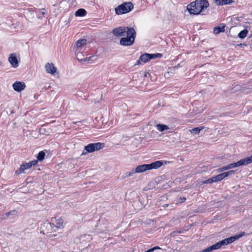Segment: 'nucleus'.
Masks as SVG:
<instances>
[{
	"instance_id": "obj_16",
	"label": "nucleus",
	"mask_w": 252,
	"mask_h": 252,
	"mask_svg": "<svg viewBox=\"0 0 252 252\" xmlns=\"http://www.w3.org/2000/svg\"><path fill=\"white\" fill-rule=\"evenodd\" d=\"M225 25L223 24H220V26L215 27L214 28V33L216 34L224 32L225 31Z\"/></svg>"
},
{
	"instance_id": "obj_28",
	"label": "nucleus",
	"mask_w": 252,
	"mask_h": 252,
	"mask_svg": "<svg viewBox=\"0 0 252 252\" xmlns=\"http://www.w3.org/2000/svg\"><path fill=\"white\" fill-rule=\"evenodd\" d=\"M135 174L134 171V169H132L130 171L126 172L124 174L123 177L126 178L130 176H132L133 174Z\"/></svg>"
},
{
	"instance_id": "obj_26",
	"label": "nucleus",
	"mask_w": 252,
	"mask_h": 252,
	"mask_svg": "<svg viewBox=\"0 0 252 252\" xmlns=\"http://www.w3.org/2000/svg\"><path fill=\"white\" fill-rule=\"evenodd\" d=\"M248 33V31L247 29H244V30L241 31L238 33V37L240 38L243 39L247 36Z\"/></svg>"
},
{
	"instance_id": "obj_3",
	"label": "nucleus",
	"mask_w": 252,
	"mask_h": 252,
	"mask_svg": "<svg viewBox=\"0 0 252 252\" xmlns=\"http://www.w3.org/2000/svg\"><path fill=\"white\" fill-rule=\"evenodd\" d=\"M134 8V5L131 2H125L118 5L115 8V13L117 15H122L127 13Z\"/></svg>"
},
{
	"instance_id": "obj_41",
	"label": "nucleus",
	"mask_w": 252,
	"mask_h": 252,
	"mask_svg": "<svg viewBox=\"0 0 252 252\" xmlns=\"http://www.w3.org/2000/svg\"><path fill=\"white\" fill-rule=\"evenodd\" d=\"M57 224H58L59 225H60V224H63V221H62V220H60L59 221H58V222L57 223Z\"/></svg>"
},
{
	"instance_id": "obj_48",
	"label": "nucleus",
	"mask_w": 252,
	"mask_h": 252,
	"mask_svg": "<svg viewBox=\"0 0 252 252\" xmlns=\"http://www.w3.org/2000/svg\"><path fill=\"white\" fill-rule=\"evenodd\" d=\"M86 60H87V58H86V59H85L84 60V61H86Z\"/></svg>"
},
{
	"instance_id": "obj_20",
	"label": "nucleus",
	"mask_w": 252,
	"mask_h": 252,
	"mask_svg": "<svg viewBox=\"0 0 252 252\" xmlns=\"http://www.w3.org/2000/svg\"><path fill=\"white\" fill-rule=\"evenodd\" d=\"M42 227L43 228L46 227L48 231H51L52 230L53 228L56 226L53 223L47 221L46 222L44 223V224L42 225Z\"/></svg>"
},
{
	"instance_id": "obj_24",
	"label": "nucleus",
	"mask_w": 252,
	"mask_h": 252,
	"mask_svg": "<svg viewBox=\"0 0 252 252\" xmlns=\"http://www.w3.org/2000/svg\"><path fill=\"white\" fill-rule=\"evenodd\" d=\"M242 87L239 85H233L231 90V93H236L241 90Z\"/></svg>"
},
{
	"instance_id": "obj_18",
	"label": "nucleus",
	"mask_w": 252,
	"mask_h": 252,
	"mask_svg": "<svg viewBox=\"0 0 252 252\" xmlns=\"http://www.w3.org/2000/svg\"><path fill=\"white\" fill-rule=\"evenodd\" d=\"M234 241H235V240L234 239V238L233 237V236H231L229 238H227L224 239V240L220 241V242L222 247L223 246H226L229 244H231Z\"/></svg>"
},
{
	"instance_id": "obj_42",
	"label": "nucleus",
	"mask_w": 252,
	"mask_h": 252,
	"mask_svg": "<svg viewBox=\"0 0 252 252\" xmlns=\"http://www.w3.org/2000/svg\"><path fill=\"white\" fill-rule=\"evenodd\" d=\"M168 206V204H164V205H163V207H164V208H166V207H167Z\"/></svg>"
},
{
	"instance_id": "obj_34",
	"label": "nucleus",
	"mask_w": 252,
	"mask_h": 252,
	"mask_svg": "<svg viewBox=\"0 0 252 252\" xmlns=\"http://www.w3.org/2000/svg\"><path fill=\"white\" fill-rule=\"evenodd\" d=\"M186 200L185 197H180L177 200V203H182L184 202Z\"/></svg>"
},
{
	"instance_id": "obj_44",
	"label": "nucleus",
	"mask_w": 252,
	"mask_h": 252,
	"mask_svg": "<svg viewBox=\"0 0 252 252\" xmlns=\"http://www.w3.org/2000/svg\"><path fill=\"white\" fill-rule=\"evenodd\" d=\"M92 58V57H91L88 58L87 60H88V61H89V60H90V58Z\"/></svg>"
},
{
	"instance_id": "obj_14",
	"label": "nucleus",
	"mask_w": 252,
	"mask_h": 252,
	"mask_svg": "<svg viewBox=\"0 0 252 252\" xmlns=\"http://www.w3.org/2000/svg\"><path fill=\"white\" fill-rule=\"evenodd\" d=\"M222 247L220 241L216 243V244L211 245V246L204 249L201 252H211L213 250L219 249Z\"/></svg>"
},
{
	"instance_id": "obj_33",
	"label": "nucleus",
	"mask_w": 252,
	"mask_h": 252,
	"mask_svg": "<svg viewBox=\"0 0 252 252\" xmlns=\"http://www.w3.org/2000/svg\"><path fill=\"white\" fill-rule=\"evenodd\" d=\"M16 212L15 210H12L5 213V215L8 217L10 215L14 216L16 215Z\"/></svg>"
},
{
	"instance_id": "obj_35",
	"label": "nucleus",
	"mask_w": 252,
	"mask_h": 252,
	"mask_svg": "<svg viewBox=\"0 0 252 252\" xmlns=\"http://www.w3.org/2000/svg\"><path fill=\"white\" fill-rule=\"evenodd\" d=\"M227 170H228L227 166H223L222 167L219 168V169H217V171L218 172H222L223 171Z\"/></svg>"
},
{
	"instance_id": "obj_36",
	"label": "nucleus",
	"mask_w": 252,
	"mask_h": 252,
	"mask_svg": "<svg viewBox=\"0 0 252 252\" xmlns=\"http://www.w3.org/2000/svg\"><path fill=\"white\" fill-rule=\"evenodd\" d=\"M29 163H30V165L31 167H32V166H34L37 163V160H33L31 161Z\"/></svg>"
},
{
	"instance_id": "obj_5",
	"label": "nucleus",
	"mask_w": 252,
	"mask_h": 252,
	"mask_svg": "<svg viewBox=\"0 0 252 252\" xmlns=\"http://www.w3.org/2000/svg\"><path fill=\"white\" fill-rule=\"evenodd\" d=\"M162 55L160 53L149 54L145 53L140 57V60L144 63H147L151 60L162 57Z\"/></svg>"
},
{
	"instance_id": "obj_9",
	"label": "nucleus",
	"mask_w": 252,
	"mask_h": 252,
	"mask_svg": "<svg viewBox=\"0 0 252 252\" xmlns=\"http://www.w3.org/2000/svg\"><path fill=\"white\" fill-rule=\"evenodd\" d=\"M126 37L130 38L131 39L135 40L136 32L133 28L132 27H126Z\"/></svg>"
},
{
	"instance_id": "obj_12",
	"label": "nucleus",
	"mask_w": 252,
	"mask_h": 252,
	"mask_svg": "<svg viewBox=\"0 0 252 252\" xmlns=\"http://www.w3.org/2000/svg\"><path fill=\"white\" fill-rule=\"evenodd\" d=\"M31 168L30 163L29 162H25L20 165L19 168L15 171L16 175H20L24 173L25 170L30 169Z\"/></svg>"
},
{
	"instance_id": "obj_10",
	"label": "nucleus",
	"mask_w": 252,
	"mask_h": 252,
	"mask_svg": "<svg viewBox=\"0 0 252 252\" xmlns=\"http://www.w3.org/2000/svg\"><path fill=\"white\" fill-rule=\"evenodd\" d=\"M134 40L127 37H122L120 41V44L123 46H131L134 43Z\"/></svg>"
},
{
	"instance_id": "obj_6",
	"label": "nucleus",
	"mask_w": 252,
	"mask_h": 252,
	"mask_svg": "<svg viewBox=\"0 0 252 252\" xmlns=\"http://www.w3.org/2000/svg\"><path fill=\"white\" fill-rule=\"evenodd\" d=\"M126 32V27H119L113 30L112 33L115 36H123Z\"/></svg>"
},
{
	"instance_id": "obj_27",
	"label": "nucleus",
	"mask_w": 252,
	"mask_h": 252,
	"mask_svg": "<svg viewBox=\"0 0 252 252\" xmlns=\"http://www.w3.org/2000/svg\"><path fill=\"white\" fill-rule=\"evenodd\" d=\"M45 154L43 151H40L37 155V159L39 161H42L44 159Z\"/></svg>"
},
{
	"instance_id": "obj_43",
	"label": "nucleus",
	"mask_w": 252,
	"mask_h": 252,
	"mask_svg": "<svg viewBox=\"0 0 252 252\" xmlns=\"http://www.w3.org/2000/svg\"><path fill=\"white\" fill-rule=\"evenodd\" d=\"M79 122H73V123L74 124H77L78 123H79Z\"/></svg>"
},
{
	"instance_id": "obj_45",
	"label": "nucleus",
	"mask_w": 252,
	"mask_h": 252,
	"mask_svg": "<svg viewBox=\"0 0 252 252\" xmlns=\"http://www.w3.org/2000/svg\"><path fill=\"white\" fill-rule=\"evenodd\" d=\"M56 236V235H51L50 237H55Z\"/></svg>"
},
{
	"instance_id": "obj_21",
	"label": "nucleus",
	"mask_w": 252,
	"mask_h": 252,
	"mask_svg": "<svg viewBox=\"0 0 252 252\" xmlns=\"http://www.w3.org/2000/svg\"><path fill=\"white\" fill-rule=\"evenodd\" d=\"M156 127L157 129L160 132H163L164 130H168L169 129L168 126L164 124H157Z\"/></svg>"
},
{
	"instance_id": "obj_13",
	"label": "nucleus",
	"mask_w": 252,
	"mask_h": 252,
	"mask_svg": "<svg viewBox=\"0 0 252 252\" xmlns=\"http://www.w3.org/2000/svg\"><path fill=\"white\" fill-rule=\"evenodd\" d=\"M244 165H246V163L245 162V160L244 158L236 162L230 163L228 165H227V166L228 170H229V169H230L232 168H235L237 167H239V166H244Z\"/></svg>"
},
{
	"instance_id": "obj_1",
	"label": "nucleus",
	"mask_w": 252,
	"mask_h": 252,
	"mask_svg": "<svg viewBox=\"0 0 252 252\" xmlns=\"http://www.w3.org/2000/svg\"><path fill=\"white\" fill-rule=\"evenodd\" d=\"M209 6L207 0H195L191 2L187 7L190 14L198 15Z\"/></svg>"
},
{
	"instance_id": "obj_17",
	"label": "nucleus",
	"mask_w": 252,
	"mask_h": 252,
	"mask_svg": "<svg viewBox=\"0 0 252 252\" xmlns=\"http://www.w3.org/2000/svg\"><path fill=\"white\" fill-rule=\"evenodd\" d=\"M214 1L218 5L231 4L234 2V1L233 0H214Z\"/></svg>"
},
{
	"instance_id": "obj_37",
	"label": "nucleus",
	"mask_w": 252,
	"mask_h": 252,
	"mask_svg": "<svg viewBox=\"0 0 252 252\" xmlns=\"http://www.w3.org/2000/svg\"><path fill=\"white\" fill-rule=\"evenodd\" d=\"M40 11V13L41 15H44L46 13V9L45 8H42L41 9H39Z\"/></svg>"
},
{
	"instance_id": "obj_7",
	"label": "nucleus",
	"mask_w": 252,
	"mask_h": 252,
	"mask_svg": "<svg viewBox=\"0 0 252 252\" xmlns=\"http://www.w3.org/2000/svg\"><path fill=\"white\" fill-rule=\"evenodd\" d=\"M14 90L17 92H20L24 90L26 88L25 83L23 82L16 81L12 85Z\"/></svg>"
},
{
	"instance_id": "obj_8",
	"label": "nucleus",
	"mask_w": 252,
	"mask_h": 252,
	"mask_svg": "<svg viewBox=\"0 0 252 252\" xmlns=\"http://www.w3.org/2000/svg\"><path fill=\"white\" fill-rule=\"evenodd\" d=\"M8 61L10 63L11 66L14 68L18 67L19 65L16 54L15 53H12L10 55V56L8 58Z\"/></svg>"
},
{
	"instance_id": "obj_46",
	"label": "nucleus",
	"mask_w": 252,
	"mask_h": 252,
	"mask_svg": "<svg viewBox=\"0 0 252 252\" xmlns=\"http://www.w3.org/2000/svg\"><path fill=\"white\" fill-rule=\"evenodd\" d=\"M174 68H178V66H175Z\"/></svg>"
},
{
	"instance_id": "obj_47",
	"label": "nucleus",
	"mask_w": 252,
	"mask_h": 252,
	"mask_svg": "<svg viewBox=\"0 0 252 252\" xmlns=\"http://www.w3.org/2000/svg\"><path fill=\"white\" fill-rule=\"evenodd\" d=\"M104 231H105V230H101V232H104Z\"/></svg>"
},
{
	"instance_id": "obj_31",
	"label": "nucleus",
	"mask_w": 252,
	"mask_h": 252,
	"mask_svg": "<svg viewBox=\"0 0 252 252\" xmlns=\"http://www.w3.org/2000/svg\"><path fill=\"white\" fill-rule=\"evenodd\" d=\"M214 182H217L221 181L220 174L212 177Z\"/></svg>"
},
{
	"instance_id": "obj_29",
	"label": "nucleus",
	"mask_w": 252,
	"mask_h": 252,
	"mask_svg": "<svg viewBox=\"0 0 252 252\" xmlns=\"http://www.w3.org/2000/svg\"><path fill=\"white\" fill-rule=\"evenodd\" d=\"M245 233L244 232H241L239 234H236L234 236H233V237L234 238V239L235 241L238 240L239 238L242 237L245 235Z\"/></svg>"
},
{
	"instance_id": "obj_2",
	"label": "nucleus",
	"mask_w": 252,
	"mask_h": 252,
	"mask_svg": "<svg viewBox=\"0 0 252 252\" xmlns=\"http://www.w3.org/2000/svg\"><path fill=\"white\" fill-rule=\"evenodd\" d=\"M162 165L163 162L162 161L158 160L150 164H144L137 166L135 169H134V171L135 173H140L147 170L159 168Z\"/></svg>"
},
{
	"instance_id": "obj_19",
	"label": "nucleus",
	"mask_w": 252,
	"mask_h": 252,
	"mask_svg": "<svg viewBox=\"0 0 252 252\" xmlns=\"http://www.w3.org/2000/svg\"><path fill=\"white\" fill-rule=\"evenodd\" d=\"M235 171H234V170H230V171H228L227 172H223L222 173L220 174L221 180H222V179H223L228 176L233 175L235 173Z\"/></svg>"
},
{
	"instance_id": "obj_15",
	"label": "nucleus",
	"mask_w": 252,
	"mask_h": 252,
	"mask_svg": "<svg viewBox=\"0 0 252 252\" xmlns=\"http://www.w3.org/2000/svg\"><path fill=\"white\" fill-rule=\"evenodd\" d=\"M78 239L80 243L89 242L92 240V237L89 234H84L80 236Z\"/></svg>"
},
{
	"instance_id": "obj_11",
	"label": "nucleus",
	"mask_w": 252,
	"mask_h": 252,
	"mask_svg": "<svg viewBox=\"0 0 252 252\" xmlns=\"http://www.w3.org/2000/svg\"><path fill=\"white\" fill-rule=\"evenodd\" d=\"M45 70L48 73H50L52 75H54L57 72V68L55 66L53 63H47L46 64Z\"/></svg>"
},
{
	"instance_id": "obj_32",
	"label": "nucleus",
	"mask_w": 252,
	"mask_h": 252,
	"mask_svg": "<svg viewBox=\"0 0 252 252\" xmlns=\"http://www.w3.org/2000/svg\"><path fill=\"white\" fill-rule=\"evenodd\" d=\"M213 182H214V181H213V178L211 177V178H209L208 180L203 181L202 183L203 184H211Z\"/></svg>"
},
{
	"instance_id": "obj_40",
	"label": "nucleus",
	"mask_w": 252,
	"mask_h": 252,
	"mask_svg": "<svg viewBox=\"0 0 252 252\" xmlns=\"http://www.w3.org/2000/svg\"><path fill=\"white\" fill-rule=\"evenodd\" d=\"M154 252L153 248H151V249L148 250L147 251H145V252Z\"/></svg>"
},
{
	"instance_id": "obj_4",
	"label": "nucleus",
	"mask_w": 252,
	"mask_h": 252,
	"mask_svg": "<svg viewBox=\"0 0 252 252\" xmlns=\"http://www.w3.org/2000/svg\"><path fill=\"white\" fill-rule=\"evenodd\" d=\"M105 144L103 143L97 142L90 143L85 146L84 149L86 151V152H83L82 155H85L86 153H90L98 151L103 148Z\"/></svg>"
},
{
	"instance_id": "obj_22",
	"label": "nucleus",
	"mask_w": 252,
	"mask_h": 252,
	"mask_svg": "<svg viewBox=\"0 0 252 252\" xmlns=\"http://www.w3.org/2000/svg\"><path fill=\"white\" fill-rule=\"evenodd\" d=\"M86 11L83 8L78 9L75 13V15L77 17H82L86 15Z\"/></svg>"
},
{
	"instance_id": "obj_30",
	"label": "nucleus",
	"mask_w": 252,
	"mask_h": 252,
	"mask_svg": "<svg viewBox=\"0 0 252 252\" xmlns=\"http://www.w3.org/2000/svg\"><path fill=\"white\" fill-rule=\"evenodd\" d=\"M246 165L252 163V156L244 158Z\"/></svg>"
},
{
	"instance_id": "obj_49",
	"label": "nucleus",
	"mask_w": 252,
	"mask_h": 252,
	"mask_svg": "<svg viewBox=\"0 0 252 252\" xmlns=\"http://www.w3.org/2000/svg\"><path fill=\"white\" fill-rule=\"evenodd\" d=\"M251 16H252V12H251Z\"/></svg>"
},
{
	"instance_id": "obj_23",
	"label": "nucleus",
	"mask_w": 252,
	"mask_h": 252,
	"mask_svg": "<svg viewBox=\"0 0 252 252\" xmlns=\"http://www.w3.org/2000/svg\"><path fill=\"white\" fill-rule=\"evenodd\" d=\"M204 128V126H199L193 128L191 129H190V132L193 134H198L200 131Z\"/></svg>"
},
{
	"instance_id": "obj_39",
	"label": "nucleus",
	"mask_w": 252,
	"mask_h": 252,
	"mask_svg": "<svg viewBox=\"0 0 252 252\" xmlns=\"http://www.w3.org/2000/svg\"><path fill=\"white\" fill-rule=\"evenodd\" d=\"M153 248V249L154 251L155 250H160V249H161V248H160L159 247H158V246H155V247H153V248Z\"/></svg>"
},
{
	"instance_id": "obj_38",
	"label": "nucleus",
	"mask_w": 252,
	"mask_h": 252,
	"mask_svg": "<svg viewBox=\"0 0 252 252\" xmlns=\"http://www.w3.org/2000/svg\"><path fill=\"white\" fill-rule=\"evenodd\" d=\"M141 62H141V61L140 60V58H139V60L137 61V62L135 63L134 65L135 66V65H138L140 64Z\"/></svg>"
},
{
	"instance_id": "obj_25",
	"label": "nucleus",
	"mask_w": 252,
	"mask_h": 252,
	"mask_svg": "<svg viewBox=\"0 0 252 252\" xmlns=\"http://www.w3.org/2000/svg\"><path fill=\"white\" fill-rule=\"evenodd\" d=\"M87 40L86 39H79L76 43V45L78 48L81 47L83 45L86 44Z\"/></svg>"
}]
</instances>
